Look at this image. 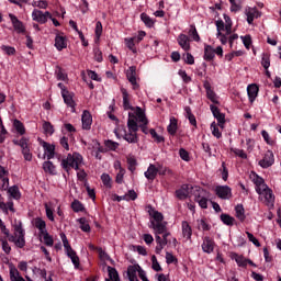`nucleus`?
Here are the masks:
<instances>
[{
    "mask_svg": "<svg viewBox=\"0 0 281 281\" xmlns=\"http://www.w3.org/2000/svg\"><path fill=\"white\" fill-rule=\"evenodd\" d=\"M215 245L216 243H214V239L206 236L202 243V251H204V254H212L214 251Z\"/></svg>",
    "mask_w": 281,
    "mask_h": 281,
    "instance_id": "obj_13",
    "label": "nucleus"
},
{
    "mask_svg": "<svg viewBox=\"0 0 281 281\" xmlns=\"http://www.w3.org/2000/svg\"><path fill=\"white\" fill-rule=\"evenodd\" d=\"M190 27L191 29L189 30V36H191V38H193V41H195V43H199L201 41V36L199 35V32L196 31V26H194V24H192Z\"/></svg>",
    "mask_w": 281,
    "mask_h": 281,
    "instance_id": "obj_44",
    "label": "nucleus"
},
{
    "mask_svg": "<svg viewBox=\"0 0 281 281\" xmlns=\"http://www.w3.org/2000/svg\"><path fill=\"white\" fill-rule=\"evenodd\" d=\"M136 117L140 124H148V119L146 117V114L142 110V108H137L136 110Z\"/></svg>",
    "mask_w": 281,
    "mask_h": 281,
    "instance_id": "obj_42",
    "label": "nucleus"
},
{
    "mask_svg": "<svg viewBox=\"0 0 281 281\" xmlns=\"http://www.w3.org/2000/svg\"><path fill=\"white\" fill-rule=\"evenodd\" d=\"M231 150L232 153H234V155H236L240 159H247V154L245 153V150L238 149V148H232Z\"/></svg>",
    "mask_w": 281,
    "mask_h": 281,
    "instance_id": "obj_57",
    "label": "nucleus"
},
{
    "mask_svg": "<svg viewBox=\"0 0 281 281\" xmlns=\"http://www.w3.org/2000/svg\"><path fill=\"white\" fill-rule=\"evenodd\" d=\"M231 258L237 262L238 267H241L243 269L247 268V258H245V256L232 252Z\"/></svg>",
    "mask_w": 281,
    "mask_h": 281,
    "instance_id": "obj_24",
    "label": "nucleus"
},
{
    "mask_svg": "<svg viewBox=\"0 0 281 281\" xmlns=\"http://www.w3.org/2000/svg\"><path fill=\"white\" fill-rule=\"evenodd\" d=\"M104 146L108 150H117V148H120V143L112 140V139H106L104 140Z\"/></svg>",
    "mask_w": 281,
    "mask_h": 281,
    "instance_id": "obj_40",
    "label": "nucleus"
},
{
    "mask_svg": "<svg viewBox=\"0 0 281 281\" xmlns=\"http://www.w3.org/2000/svg\"><path fill=\"white\" fill-rule=\"evenodd\" d=\"M272 164H276V158L273 156V151L268 150L265 154L263 159L259 160V166L261 168H271Z\"/></svg>",
    "mask_w": 281,
    "mask_h": 281,
    "instance_id": "obj_8",
    "label": "nucleus"
},
{
    "mask_svg": "<svg viewBox=\"0 0 281 281\" xmlns=\"http://www.w3.org/2000/svg\"><path fill=\"white\" fill-rule=\"evenodd\" d=\"M43 148L45 150V155L47 157V159H54V155H56V146L47 143V142H44L43 144Z\"/></svg>",
    "mask_w": 281,
    "mask_h": 281,
    "instance_id": "obj_23",
    "label": "nucleus"
},
{
    "mask_svg": "<svg viewBox=\"0 0 281 281\" xmlns=\"http://www.w3.org/2000/svg\"><path fill=\"white\" fill-rule=\"evenodd\" d=\"M258 85L256 83H251L247 87V93H248V98H249V102L251 104H254V102H256V98H258Z\"/></svg>",
    "mask_w": 281,
    "mask_h": 281,
    "instance_id": "obj_17",
    "label": "nucleus"
},
{
    "mask_svg": "<svg viewBox=\"0 0 281 281\" xmlns=\"http://www.w3.org/2000/svg\"><path fill=\"white\" fill-rule=\"evenodd\" d=\"M14 146H20L22 148V155L25 161H32V153L30 151V139L27 137H22L21 139L12 140Z\"/></svg>",
    "mask_w": 281,
    "mask_h": 281,
    "instance_id": "obj_2",
    "label": "nucleus"
},
{
    "mask_svg": "<svg viewBox=\"0 0 281 281\" xmlns=\"http://www.w3.org/2000/svg\"><path fill=\"white\" fill-rule=\"evenodd\" d=\"M82 128L83 131H91V125L93 124V116L89 110H85L81 115Z\"/></svg>",
    "mask_w": 281,
    "mask_h": 281,
    "instance_id": "obj_7",
    "label": "nucleus"
},
{
    "mask_svg": "<svg viewBox=\"0 0 281 281\" xmlns=\"http://www.w3.org/2000/svg\"><path fill=\"white\" fill-rule=\"evenodd\" d=\"M61 243L64 245L65 251H71V245L69 244V239H67V235L65 233H60Z\"/></svg>",
    "mask_w": 281,
    "mask_h": 281,
    "instance_id": "obj_52",
    "label": "nucleus"
},
{
    "mask_svg": "<svg viewBox=\"0 0 281 281\" xmlns=\"http://www.w3.org/2000/svg\"><path fill=\"white\" fill-rule=\"evenodd\" d=\"M240 38L246 49H249V47H251V35H245V36H241Z\"/></svg>",
    "mask_w": 281,
    "mask_h": 281,
    "instance_id": "obj_62",
    "label": "nucleus"
},
{
    "mask_svg": "<svg viewBox=\"0 0 281 281\" xmlns=\"http://www.w3.org/2000/svg\"><path fill=\"white\" fill-rule=\"evenodd\" d=\"M149 134L151 135L153 139H155V142H157V144H161V143L166 142L164 136H160L159 134H157L155 128L149 130Z\"/></svg>",
    "mask_w": 281,
    "mask_h": 281,
    "instance_id": "obj_53",
    "label": "nucleus"
},
{
    "mask_svg": "<svg viewBox=\"0 0 281 281\" xmlns=\"http://www.w3.org/2000/svg\"><path fill=\"white\" fill-rule=\"evenodd\" d=\"M101 181L105 188L111 190L113 188V180L111 179V176L109 173L101 175Z\"/></svg>",
    "mask_w": 281,
    "mask_h": 281,
    "instance_id": "obj_37",
    "label": "nucleus"
},
{
    "mask_svg": "<svg viewBox=\"0 0 281 281\" xmlns=\"http://www.w3.org/2000/svg\"><path fill=\"white\" fill-rule=\"evenodd\" d=\"M1 49L2 52H5L7 56H14V54H16V48L12 46L2 45Z\"/></svg>",
    "mask_w": 281,
    "mask_h": 281,
    "instance_id": "obj_56",
    "label": "nucleus"
},
{
    "mask_svg": "<svg viewBox=\"0 0 281 281\" xmlns=\"http://www.w3.org/2000/svg\"><path fill=\"white\" fill-rule=\"evenodd\" d=\"M211 131H212V135L214 137H216V139H221V137H223V134L221 133V131L218 130V125H216V122H213L211 124Z\"/></svg>",
    "mask_w": 281,
    "mask_h": 281,
    "instance_id": "obj_51",
    "label": "nucleus"
},
{
    "mask_svg": "<svg viewBox=\"0 0 281 281\" xmlns=\"http://www.w3.org/2000/svg\"><path fill=\"white\" fill-rule=\"evenodd\" d=\"M210 110H211V113L213 114V117H215V120H217L218 127L224 128L225 114L221 113V110L218 109V106H216L214 104L210 105Z\"/></svg>",
    "mask_w": 281,
    "mask_h": 281,
    "instance_id": "obj_6",
    "label": "nucleus"
},
{
    "mask_svg": "<svg viewBox=\"0 0 281 281\" xmlns=\"http://www.w3.org/2000/svg\"><path fill=\"white\" fill-rule=\"evenodd\" d=\"M178 45L184 50V52H190L191 46H190V37L183 33H181L178 38Z\"/></svg>",
    "mask_w": 281,
    "mask_h": 281,
    "instance_id": "obj_14",
    "label": "nucleus"
},
{
    "mask_svg": "<svg viewBox=\"0 0 281 281\" xmlns=\"http://www.w3.org/2000/svg\"><path fill=\"white\" fill-rule=\"evenodd\" d=\"M55 47L58 49V52H63V49H66L67 42L65 41L64 36L57 35L55 37Z\"/></svg>",
    "mask_w": 281,
    "mask_h": 281,
    "instance_id": "obj_31",
    "label": "nucleus"
},
{
    "mask_svg": "<svg viewBox=\"0 0 281 281\" xmlns=\"http://www.w3.org/2000/svg\"><path fill=\"white\" fill-rule=\"evenodd\" d=\"M265 196L266 205L271 206L273 203H276V195H273V190L267 189L265 193H261Z\"/></svg>",
    "mask_w": 281,
    "mask_h": 281,
    "instance_id": "obj_26",
    "label": "nucleus"
},
{
    "mask_svg": "<svg viewBox=\"0 0 281 281\" xmlns=\"http://www.w3.org/2000/svg\"><path fill=\"white\" fill-rule=\"evenodd\" d=\"M190 190L192 187L190 184H182L178 190H176V196L179 201H186L190 196Z\"/></svg>",
    "mask_w": 281,
    "mask_h": 281,
    "instance_id": "obj_10",
    "label": "nucleus"
},
{
    "mask_svg": "<svg viewBox=\"0 0 281 281\" xmlns=\"http://www.w3.org/2000/svg\"><path fill=\"white\" fill-rule=\"evenodd\" d=\"M216 25V30H217V36H221V34H223V32H225V22H223V20H217L215 22Z\"/></svg>",
    "mask_w": 281,
    "mask_h": 281,
    "instance_id": "obj_54",
    "label": "nucleus"
},
{
    "mask_svg": "<svg viewBox=\"0 0 281 281\" xmlns=\"http://www.w3.org/2000/svg\"><path fill=\"white\" fill-rule=\"evenodd\" d=\"M157 172H158L157 166L150 164L144 173L147 181H149V183H153V181H155V179H157V175H158Z\"/></svg>",
    "mask_w": 281,
    "mask_h": 281,
    "instance_id": "obj_16",
    "label": "nucleus"
},
{
    "mask_svg": "<svg viewBox=\"0 0 281 281\" xmlns=\"http://www.w3.org/2000/svg\"><path fill=\"white\" fill-rule=\"evenodd\" d=\"M214 192L222 201H229L233 196L229 186H216Z\"/></svg>",
    "mask_w": 281,
    "mask_h": 281,
    "instance_id": "obj_3",
    "label": "nucleus"
},
{
    "mask_svg": "<svg viewBox=\"0 0 281 281\" xmlns=\"http://www.w3.org/2000/svg\"><path fill=\"white\" fill-rule=\"evenodd\" d=\"M261 66L263 69H269L271 67V55L269 53H263L261 57Z\"/></svg>",
    "mask_w": 281,
    "mask_h": 281,
    "instance_id": "obj_38",
    "label": "nucleus"
},
{
    "mask_svg": "<svg viewBox=\"0 0 281 281\" xmlns=\"http://www.w3.org/2000/svg\"><path fill=\"white\" fill-rule=\"evenodd\" d=\"M14 235H10V229L5 227V224L0 218V229L4 236H7L9 243H14L15 247L23 249L25 247V229H23V222L14 220L13 224Z\"/></svg>",
    "mask_w": 281,
    "mask_h": 281,
    "instance_id": "obj_1",
    "label": "nucleus"
},
{
    "mask_svg": "<svg viewBox=\"0 0 281 281\" xmlns=\"http://www.w3.org/2000/svg\"><path fill=\"white\" fill-rule=\"evenodd\" d=\"M115 168H119V172L116 173L115 182L119 184H122V183H124V175H126V169L122 168V165L120 162H117V165H115Z\"/></svg>",
    "mask_w": 281,
    "mask_h": 281,
    "instance_id": "obj_28",
    "label": "nucleus"
},
{
    "mask_svg": "<svg viewBox=\"0 0 281 281\" xmlns=\"http://www.w3.org/2000/svg\"><path fill=\"white\" fill-rule=\"evenodd\" d=\"M55 75L57 80H63V81L67 80V74H65V70H63L60 66H56Z\"/></svg>",
    "mask_w": 281,
    "mask_h": 281,
    "instance_id": "obj_49",
    "label": "nucleus"
},
{
    "mask_svg": "<svg viewBox=\"0 0 281 281\" xmlns=\"http://www.w3.org/2000/svg\"><path fill=\"white\" fill-rule=\"evenodd\" d=\"M9 18L11 20V23L15 30V32L18 34H25V25L23 24V22H21V20H19V18H16V15L10 13Z\"/></svg>",
    "mask_w": 281,
    "mask_h": 281,
    "instance_id": "obj_9",
    "label": "nucleus"
},
{
    "mask_svg": "<svg viewBox=\"0 0 281 281\" xmlns=\"http://www.w3.org/2000/svg\"><path fill=\"white\" fill-rule=\"evenodd\" d=\"M127 168L130 170V172H135L136 167H137V159H135L134 156H130L127 157Z\"/></svg>",
    "mask_w": 281,
    "mask_h": 281,
    "instance_id": "obj_45",
    "label": "nucleus"
},
{
    "mask_svg": "<svg viewBox=\"0 0 281 281\" xmlns=\"http://www.w3.org/2000/svg\"><path fill=\"white\" fill-rule=\"evenodd\" d=\"M139 270H142V267L136 263L133 266H128L127 267V278L130 281H139V279L137 278V273H139Z\"/></svg>",
    "mask_w": 281,
    "mask_h": 281,
    "instance_id": "obj_12",
    "label": "nucleus"
},
{
    "mask_svg": "<svg viewBox=\"0 0 281 281\" xmlns=\"http://www.w3.org/2000/svg\"><path fill=\"white\" fill-rule=\"evenodd\" d=\"M179 156L180 159H182L183 161H190V153H188V150H186L184 148L179 149Z\"/></svg>",
    "mask_w": 281,
    "mask_h": 281,
    "instance_id": "obj_58",
    "label": "nucleus"
},
{
    "mask_svg": "<svg viewBox=\"0 0 281 281\" xmlns=\"http://www.w3.org/2000/svg\"><path fill=\"white\" fill-rule=\"evenodd\" d=\"M42 236H44V245H46V247H54V237H52L47 231L42 233Z\"/></svg>",
    "mask_w": 281,
    "mask_h": 281,
    "instance_id": "obj_48",
    "label": "nucleus"
},
{
    "mask_svg": "<svg viewBox=\"0 0 281 281\" xmlns=\"http://www.w3.org/2000/svg\"><path fill=\"white\" fill-rule=\"evenodd\" d=\"M220 218L222 223H224V225H227L228 227H233L234 223H236V218L227 213H222Z\"/></svg>",
    "mask_w": 281,
    "mask_h": 281,
    "instance_id": "obj_29",
    "label": "nucleus"
},
{
    "mask_svg": "<svg viewBox=\"0 0 281 281\" xmlns=\"http://www.w3.org/2000/svg\"><path fill=\"white\" fill-rule=\"evenodd\" d=\"M13 126L16 131V133H19V135H23L25 133V125H23V123L19 120H14L13 122Z\"/></svg>",
    "mask_w": 281,
    "mask_h": 281,
    "instance_id": "obj_46",
    "label": "nucleus"
},
{
    "mask_svg": "<svg viewBox=\"0 0 281 281\" xmlns=\"http://www.w3.org/2000/svg\"><path fill=\"white\" fill-rule=\"evenodd\" d=\"M204 89H206L207 99L212 101L213 104H221V102H218V97L216 95V92L212 90V87H210V83H204Z\"/></svg>",
    "mask_w": 281,
    "mask_h": 281,
    "instance_id": "obj_20",
    "label": "nucleus"
},
{
    "mask_svg": "<svg viewBox=\"0 0 281 281\" xmlns=\"http://www.w3.org/2000/svg\"><path fill=\"white\" fill-rule=\"evenodd\" d=\"M267 190H269V186H267V183L259 184L256 187L257 194H263Z\"/></svg>",
    "mask_w": 281,
    "mask_h": 281,
    "instance_id": "obj_64",
    "label": "nucleus"
},
{
    "mask_svg": "<svg viewBox=\"0 0 281 281\" xmlns=\"http://www.w3.org/2000/svg\"><path fill=\"white\" fill-rule=\"evenodd\" d=\"M126 78L132 83L134 91H137L139 89V83H137V67L131 66L127 69Z\"/></svg>",
    "mask_w": 281,
    "mask_h": 281,
    "instance_id": "obj_5",
    "label": "nucleus"
},
{
    "mask_svg": "<svg viewBox=\"0 0 281 281\" xmlns=\"http://www.w3.org/2000/svg\"><path fill=\"white\" fill-rule=\"evenodd\" d=\"M135 37L132 38H125V44L127 49H130L131 52H133V54H137V48H135Z\"/></svg>",
    "mask_w": 281,
    "mask_h": 281,
    "instance_id": "obj_47",
    "label": "nucleus"
},
{
    "mask_svg": "<svg viewBox=\"0 0 281 281\" xmlns=\"http://www.w3.org/2000/svg\"><path fill=\"white\" fill-rule=\"evenodd\" d=\"M43 128H44L45 133H48L49 135H54V125H52V123L44 122Z\"/></svg>",
    "mask_w": 281,
    "mask_h": 281,
    "instance_id": "obj_61",
    "label": "nucleus"
},
{
    "mask_svg": "<svg viewBox=\"0 0 281 281\" xmlns=\"http://www.w3.org/2000/svg\"><path fill=\"white\" fill-rule=\"evenodd\" d=\"M168 236H170V232L164 233L162 238L159 235H156V243L168 245L170 243V239H168Z\"/></svg>",
    "mask_w": 281,
    "mask_h": 281,
    "instance_id": "obj_50",
    "label": "nucleus"
},
{
    "mask_svg": "<svg viewBox=\"0 0 281 281\" xmlns=\"http://www.w3.org/2000/svg\"><path fill=\"white\" fill-rule=\"evenodd\" d=\"M71 210L72 212H85V204H82V202H80L79 200H75L72 203H71Z\"/></svg>",
    "mask_w": 281,
    "mask_h": 281,
    "instance_id": "obj_43",
    "label": "nucleus"
},
{
    "mask_svg": "<svg viewBox=\"0 0 281 281\" xmlns=\"http://www.w3.org/2000/svg\"><path fill=\"white\" fill-rule=\"evenodd\" d=\"M121 93L123 95V108L125 111H133V105H131V93L125 88H121Z\"/></svg>",
    "mask_w": 281,
    "mask_h": 281,
    "instance_id": "obj_15",
    "label": "nucleus"
},
{
    "mask_svg": "<svg viewBox=\"0 0 281 281\" xmlns=\"http://www.w3.org/2000/svg\"><path fill=\"white\" fill-rule=\"evenodd\" d=\"M77 223H79L80 229L82 232H86V234H89V232H91V226L89 225V221H87L86 217L78 218Z\"/></svg>",
    "mask_w": 281,
    "mask_h": 281,
    "instance_id": "obj_33",
    "label": "nucleus"
},
{
    "mask_svg": "<svg viewBox=\"0 0 281 281\" xmlns=\"http://www.w3.org/2000/svg\"><path fill=\"white\" fill-rule=\"evenodd\" d=\"M127 128L132 133H137V131H139V125L135 119L130 117L127 120Z\"/></svg>",
    "mask_w": 281,
    "mask_h": 281,
    "instance_id": "obj_36",
    "label": "nucleus"
},
{
    "mask_svg": "<svg viewBox=\"0 0 281 281\" xmlns=\"http://www.w3.org/2000/svg\"><path fill=\"white\" fill-rule=\"evenodd\" d=\"M177 257H175V255H172L171 252H166V262L167 265H175V262H177Z\"/></svg>",
    "mask_w": 281,
    "mask_h": 281,
    "instance_id": "obj_63",
    "label": "nucleus"
},
{
    "mask_svg": "<svg viewBox=\"0 0 281 281\" xmlns=\"http://www.w3.org/2000/svg\"><path fill=\"white\" fill-rule=\"evenodd\" d=\"M32 19L33 21H36L43 25L47 23V19H52V13H49V11L43 12L38 9H35L32 12Z\"/></svg>",
    "mask_w": 281,
    "mask_h": 281,
    "instance_id": "obj_4",
    "label": "nucleus"
},
{
    "mask_svg": "<svg viewBox=\"0 0 281 281\" xmlns=\"http://www.w3.org/2000/svg\"><path fill=\"white\" fill-rule=\"evenodd\" d=\"M151 269L154 271H162L161 265H159V261H157V257L154 255L151 257Z\"/></svg>",
    "mask_w": 281,
    "mask_h": 281,
    "instance_id": "obj_55",
    "label": "nucleus"
},
{
    "mask_svg": "<svg viewBox=\"0 0 281 281\" xmlns=\"http://www.w3.org/2000/svg\"><path fill=\"white\" fill-rule=\"evenodd\" d=\"M246 234H247L248 240H249L250 243H252V245H255V247H260V241L258 240V238H256V237L254 236V234H251V233H249V232H246Z\"/></svg>",
    "mask_w": 281,
    "mask_h": 281,
    "instance_id": "obj_59",
    "label": "nucleus"
},
{
    "mask_svg": "<svg viewBox=\"0 0 281 281\" xmlns=\"http://www.w3.org/2000/svg\"><path fill=\"white\" fill-rule=\"evenodd\" d=\"M61 98L64 99L65 104L69 106L72 113L76 112V101H74V93L68 91L61 92Z\"/></svg>",
    "mask_w": 281,
    "mask_h": 281,
    "instance_id": "obj_11",
    "label": "nucleus"
},
{
    "mask_svg": "<svg viewBox=\"0 0 281 281\" xmlns=\"http://www.w3.org/2000/svg\"><path fill=\"white\" fill-rule=\"evenodd\" d=\"M123 139L127 142V144H138L139 143V135L137 132L125 131L123 135Z\"/></svg>",
    "mask_w": 281,
    "mask_h": 281,
    "instance_id": "obj_18",
    "label": "nucleus"
},
{
    "mask_svg": "<svg viewBox=\"0 0 281 281\" xmlns=\"http://www.w3.org/2000/svg\"><path fill=\"white\" fill-rule=\"evenodd\" d=\"M74 157L71 154H68L67 158L61 160V168L69 175L71 168H74Z\"/></svg>",
    "mask_w": 281,
    "mask_h": 281,
    "instance_id": "obj_22",
    "label": "nucleus"
},
{
    "mask_svg": "<svg viewBox=\"0 0 281 281\" xmlns=\"http://www.w3.org/2000/svg\"><path fill=\"white\" fill-rule=\"evenodd\" d=\"M214 47L212 45H204V56L203 59L206 60V63H212L215 58Z\"/></svg>",
    "mask_w": 281,
    "mask_h": 281,
    "instance_id": "obj_19",
    "label": "nucleus"
},
{
    "mask_svg": "<svg viewBox=\"0 0 281 281\" xmlns=\"http://www.w3.org/2000/svg\"><path fill=\"white\" fill-rule=\"evenodd\" d=\"M34 225L36 227V229L40 231V234H45V232H47V223H45V221L41 217H36L34 220Z\"/></svg>",
    "mask_w": 281,
    "mask_h": 281,
    "instance_id": "obj_27",
    "label": "nucleus"
},
{
    "mask_svg": "<svg viewBox=\"0 0 281 281\" xmlns=\"http://www.w3.org/2000/svg\"><path fill=\"white\" fill-rule=\"evenodd\" d=\"M157 175L160 177H166V173L168 172V168L164 167V165L157 164L156 166Z\"/></svg>",
    "mask_w": 281,
    "mask_h": 281,
    "instance_id": "obj_60",
    "label": "nucleus"
},
{
    "mask_svg": "<svg viewBox=\"0 0 281 281\" xmlns=\"http://www.w3.org/2000/svg\"><path fill=\"white\" fill-rule=\"evenodd\" d=\"M235 212H236V218L243 223L247 216H245V206L243 204H237L235 206Z\"/></svg>",
    "mask_w": 281,
    "mask_h": 281,
    "instance_id": "obj_34",
    "label": "nucleus"
},
{
    "mask_svg": "<svg viewBox=\"0 0 281 281\" xmlns=\"http://www.w3.org/2000/svg\"><path fill=\"white\" fill-rule=\"evenodd\" d=\"M8 193L12 199H15V201H19V199H21V191L16 186L9 188Z\"/></svg>",
    "mask_w": 281,
    "mask_h": 281,
    "instance_id": "obj_39",
    "label": "nucleus"
},
{
    "mask_svg": "<svg viewBox=\"0 0 281 281\" xmlns=\"http://www.w3.org/2000/svg\"><path fill=\"white\" fill-rule=\"evenodd\" d=\"M151 227L155 231L156 236H159V234H166L168 233V227L166 226V223H155V221H151Z\"/></svg>",
    "mask_w": 281,
    "mask_h": 281,
    "instance_id": "obj_21",
    "label": "nucleus"
},
{
    "mask_svg": "<svg viewBox=\"0 0 281 281\" xmlns=\"http://www.w3.org/2000/svg\"><path fill=\"white\" fill-rule=\"evenodd\" d=\"M182 235L183 238H187V240H190V238H192V227L186 221L182 222Z\"/></svg>",
    "mask_w": 281,
    "mask_h": 281,
    "instance_id": "obj_30",
    "label": "nucleus"
},
{
    "mask_svg": "<svg viewBox=\"0 0 281 281\" xmlns=\"http://www.w3.org/2000/svg\"><path fill=\"white\" fill-rule=\"evenodd\" d=\"M43 170L44 172H48V175H56V166L49 160L43 164Z\"/></svg>",
    "mask_w": 281,
    "mask_h": 281,
    "instance_id": "obj_35",
    "label": "nucleus"
},
{
    "mask_svg": "<svg viewBox=\"0 0 281 281\" xmlns=\"http://www.w3.org/2000/svg\"><path fill=\"white\" fill-rule=\"evenodd\" d=\"M108 276L111 281H122L120 279V272H117V269H115L111 266H108Z\"/></svg>",
    "mask_w": 281,
    "mask_h": 281,
    "instance_id": "obj_32",
    "label": "nucleus"
},
{
    "mask_svg": "<svg viewBox=\"0 0 281 281\" xmlns=\"http://www.w3.org/2000/svg\"><path fill=\"white\" fill-rule=\"evenodd\" d=\"M140 21H143V23L146 25V27H153V25H155V21L151 20L150 15H148L146 13L140 14Z\"/></svg>",
    "mask_w": 281,
    "mask_h": 281,
    "instance_id": "obj_41",
    "label": "nucleus"
},
{
    "mask_svg": "<svg viewBox=\"0 0 281 281\" xmlns=\"http://www.w3.org/2000/svg\"><path fill=\"white\" fill-rule=\"evenodd\" d=\"M179 130V125H178V121L177 117L171 116L170 117V123L167 126V132L169 133V135H177V131Z\"/></svg>",
    "mask_w": 281,
    "mask_h": 281,
    "instance_id": "obj_25",
    "label": "nucleus"
}]
</instances>
